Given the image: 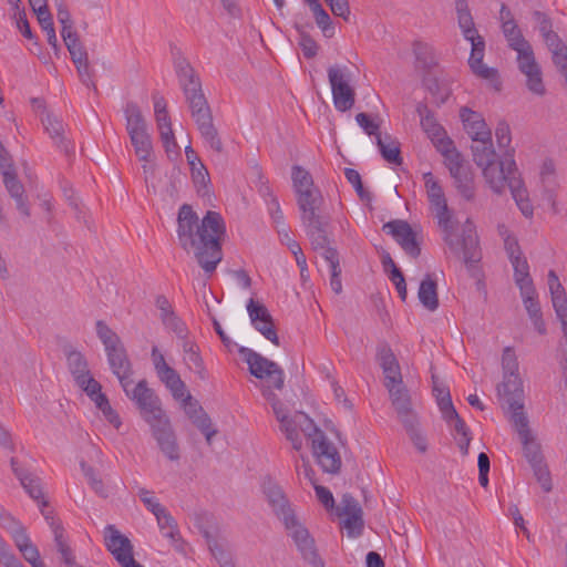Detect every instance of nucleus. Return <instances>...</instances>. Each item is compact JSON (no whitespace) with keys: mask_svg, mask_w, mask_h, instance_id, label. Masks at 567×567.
<instances>
[{"mask_svg":"<svg viewBox=\"0 0 567 567\" xmlns=\"http://www.w3.org/2000/svg\"><path fill=\"white\" fill-rule=\"evenodd\" d=\"M413 52L415 54L417 66L423 69H431L435 65V54L433 48L421 41H416L413 44Z\"/></svg>","mask_w":567,"mask_h":567,"instance_id":"obj_45","label":"nucleus"},{"mask_svg":"<svg viewBox=\"0 0 567 567\" xmlns=\"http://www.w3.org/2000/svg\"><path fill=\"white\" fill-rule=\"evenodd\" d=\"M156 520L161 532L169 539L175 549L183 550V540L174 517L168 512H165L163 515L158 516Z\"/></svg>","mask_w":567,"mask_h":567,"instance_id":"obj_37","label":"nucleus"},{"mask_svg":"<svg viewBox=\"0 0 567 567\" xmlns=\"http://www.w3.org/2000/svg\"><path fill=\"white\" fill-rule=\"evenodd\" d=\"M78 386L81 388L94 403L97 401L99 395H105L102 393L101 384L91 374L83 379L82 385Z\"/></svg>","mask_w":567,"mask_h":567,"instance_id":"obj_63","label":"nucleus"},{"mask_svg":"<svg viewBox=\"0 0 567 567\" xmlns=\"http://www.w3.org/2000/svg\"><path fill=\"white\" fill-rule=\"evenodd\" d=\"M433 392L436 398L440 410L443 413H452L456 416V410L453 406L451 394L447 388L439 384L436 378L433 375Z\"/></svg>","mask_w":567,"mask_h":567,"instance_id":"obj_47","label":"nucleus"},{"mask_svg":"<svg viewBox=\"0 0 567 567\" xmlns=\"http://www.w3.org/2000/svg\"><path fill=\"white\" fill-rule=\"evenodd\" d=\"M317 25L321 29L323 34L328 38L334 34V27L328 12L321 6H316L312 11Z\"/></svg>","mask_w":567,"mask_h":567,"instance_id":"obj_53","label":"nucleus"},{"mask_svg":"<svg viewBox=\"0 0 567 567\" xmlns=\"http://www.w3.org/2000/svg\"><path fill=\"white\" fill-rule=\"evenodd\" d=\"M498 395L504 398L508 404L511 416L514 415L515 405L520 406L519 410L524 411L523 398V384L522 380L516 373H504V380L497 388Z\"/></svg>","mask_w":567,"mask_h":567,"instance_id":"obj_21","label":"nucleus"},{"mask_svg":"<svg viewBox=\"0 0 567 567\" xmlns=\"http://www.w3.org/2000/svg\"><path fill=\"white\" fill-rule=\"evenodd\" d=\"M432 210L443 233V239L451 252L462 258L465 264L478 260V239L474 224L471 220H466L462 227L461 234H458L456 223L453 220V215L449 209L447 203L434 207Z\"/></svg>","mask_w":567,"mask_h":567,"instance_id":"obj_4","label":"nucleus"},{"mask_svg":"<svg viewBox=\"0 0 567 567\" xmlns=\"http://www.w3.org/2000/svg\"><path fill=\"white\" fill-rule=\"evenodd\" d=\"M3 184L12 198L19 197L20 195H24V187L18 179L16 172H6L3 175Z\"/></svg>","mask_w":567,"mask_h":567,"instance_id":"obj_60","label":"nucleus"},{"mask_svg":"<svg viewBox=\"0 0 567 567\" xmlns=\"http://www.w3.org/2000/svg\"><path fill=\"white\" fill-rule=\"evenodd\" d=\"M440 151L444 156V163L449 168L452 177L468 172L467 167L464 164L462 155L453 146L451 140L446 138L445 142H442V144H440Z\"/></svg>","mask_w":567,"mask_h":567,"instance_id":"obj_33","label":"nucleus"},{"mask_svg":"<svg viewBox=\"0 0 567 567\" xmlns=\"http://www.w3.org/2000/svg\"><path fill=\"white\" fill-rule=\"evenodd\" d=\"M291 178L296 194L316 187L311 174L301 166L296 165L292 167Z\"/></svg>","mask_w":567,"mask_h":567,"instance_id":"obj_48","label":"nucleus"},{"mask_svg":"<svg viewBox=\"0 0 567 567\" xmlns=\"http://www.w3.org/2000/svg\"><path fill=\"white\" fill-rule=\"evenodd\" d=\"M388 391L390 393L392 405L394 406L398 416L403 424H405L406 419L412 421L417 419L411 406V398L404 385L399 384L396 388H390Z\"/></svg>","mask_w":567,"mask_h":567,"instance_id":"obj_29","label":"nucleus"},{"mask_svg":"<svg viewBox=\"0 0 567 567\" xmlns=\"http://www.w3.org/2000/svg\"><path fill=\"white\" fill-rule=\"evenodd\" d=\"M182 348L183 360L188 369L197 374L200 380H206L207 371L196 342L186 338L183 340Z\"/></svg>","mask_w":567,"mask_h":567,"instance_id":"obj_30","label":"nucleus"},{"mask_svg":"<svg viewBox=\"0 0 567 567\" xmlns=\"http://www.w3.org/2000/svg\"><path fill=\"white\" fill-rule=\"evenodd\" d=\"M517 63L519 71L526 76V85L528 90L543 96L546 93V87L542 78V70L535 60L532 45L526 43L524 47L516 48Z\"/></svg>","mask_w":567,"mask_h":567,"instance_id":"obj_13","label":"nucleus"},{"mask_svg":"<svg viewBox=\"0 0 567 567\" xmlns=\"http://www.w3.org/2000/svg\"><path fill=\"white\" fill-rule=\"evenodd\" d=\"M472 45L471 55L468 59V64L471 70L477 76L489 80L495 83V89L499 90V82L497 80V71L493 68H488L483 63L485 42L484 39L480 37H475L474 41H470Z\"/></svg>","mask_w":567,"mask_h":567,"instance_id":"obj_19","label":"nucleus"},{"mask_svg":"<svg viewBox=\"0 0 567 567\" xmlns=\"http://www.w3.org/2000/svg\"><path fill=\"white\" fill-rule=\"evenodd\" d=\"M472 152L474 162L480 167L493 162L496 154L492 144V135L489 138L478 137L477 140H473Z\"/></svg>","mask_w":567,"mask_h":567,"instance_id":"obj_38","label":"nucleus"},{"mask_svg":"<svg viewBox=\"0 0 567 567\" xmlns=\"http://www.w3.org/2000/svg\"><path fill=\"white\" fill-rule=\"evenodd\" d=\"M148 425L161 452L169 461H178L181 458L179 446L168 416L164 415Z\"/></svg>","mask_w":567,"mask_h":567,"instance_id":"obj_14","label":"nucleus"},{"mask_svg":"<svg viewBox=\"0 0 567 567\" xmlns=\"http://www.w3.org/2000/svg\"><path fill=\"white\" fill-rule=\"evenodd\" d=\"M151 357L159 380L169 389L175 399H183L186 395V385L179 374L166 363L157 347L152 348Z\"/></svg>","mask_w":567,"mask_h":567,"instance_id":"obj_15","label":"nucleus"},{"mask_svg":"<svg viewBox=\"0 0 567 567\" xmlns=\"http://www.w3.org/2000/svg\"><path fill=\"white\" fill-rule=\"evenodd\" d=\"M163 324L173 331L178 338L182 340L187 338V328L185 323L176 316L174 312L171 316H167L163 319H161Z\"/></svg>","mask_w":567,"mask_h":567,"instance_id":"obj_57","label":"nucleus"},{"mask_svg":"<svg viewBox=\"0 0 567 567\" xmlns=\"http://www.w3.org/2000/svg\"><path fill=\"white\" fill-rule=\"evenodd\" d=\"M377 145L380 150L382 157L390 164L401 165L402 157L400 151V143L391 136L378 135Z\"/></svg>","mask_w":567,"mask_h":567,"instance_id":"obj_40","label":"nucleus"},{"mask_svg":"<svg viewBox=\"0 0 567 567\" xmlns=\"http://www.w3.org/2000/svg\"><path fill=\"white\" fill-rule=\"evenodd\" d=\"M68 367L74 378L76 385L83 384V379L90 373L84 355L79 351H71L68 354Z\"/></svg>","mask_w":567,"mask_h":567,"instance_id":"obj_42","label":"nucleus"},{"mask_svg":"<svg viewBox=\"0 0 567 567\" xmlns=\"http://www.w3.org/2000/svg\"><path fill=\"white\" fill-rule=\"evenodd\" d=\"M328 80L334 107L339 112L351 110L355 102V91L350 84V71L347 66L333 65L328 69Z\"/></svg>","mask_w":567,"mask_h":567,"instance_id":"obj_9","label":"nucleus"},{"mask_svg":"<svg viewBox=\"0 0 567 567\" xmlns=\"http://www.w3.org/2000/svg\"><path fill=\"white\" fill-rule=\"evenodd\" d=\"M302 224L306 228V233L311 240V245L313 249L322 250V255L326 250H336L328 246V237H327V225L328 220L323 216L308 218L302 220Z\"/></svg>","mask_w":567,"mask_h":567,"instance_id":"obj_26","label":"nucleus"},{"mask_svg":"<svg viewBox=\"0 0 567 567\" xmlns=\"http://www.w3.org/2000/svg\"><path fill=\"white\" fill-rule=\"evenodd\" d=\"M96 334L103 343L112 372L117 377L121 386L132 379L133 370L126 350L120 337L103 321L95 323Z\"/></svg>","mask_w":567,"mask_h":567,"instance_id":"obj_6","label":"nucleus"},{"mask_svg":"<svg viewBox=\"0 0 567 567\" xmlns=\"http://www.w3.org/2000/svg\"><path fill=\"white\" fill-rule=\"evenodd\" d=\"M239 352L248 364L249 372L257 379L266 381L267 384L261 389V392L265 389L272 391V389L281 390L284 388L285 373L276 362L249 348L241 347Z\"/></svg>","mask_w":567,"mask_h":567,"instance_id":"obj_7","label":"nucleus"},{"mask_svg":"<svg viewBox=\"0 0 567 567\" xmlns=\"http://www.w3.org/2000/svg\"><path fill=\"white\" fill-rule=\"evenodd\" d=\"M176 72L190 110L192 117L195 121L202 137L212 150L216 153H221L223 143L214 125L212 110L203 93L199 78L190 64L185 60L177 62Z\"/></svg>","mask_w":567,"mask_h":567,"instance_id":"obj_2","label":"nucleus"},{"mask_svg":"<svg viewBox=\"0 0 567 567\" xmlns=\"http://www.w3.org/2000/svg\"><path fill=\"white\" fill-rule=\"evenodd\" d=\"M482 169L485 182L495 194H503L507 185L522 214L525 217L533 216V205L528 199L527 190L518 176L515 161L511 154L504 156L501 161L494 159L483 166Z\"/></svg>","mask_w":567,"mask_h":567,"instance_id":"obj_3","label":"nucleus"},{"mask_svg":"<svg viewBox=\"0 0 567 567\" xmlns=\"http://www.w3.org/2000/svg\"><path fill=\"white\" fill-rule=\"evenodd\" d=\"M262 395L270 403L274 414L280 424V431L292 444V447L299 451L302 446L300 433H303L305 436L309 439L313 435V432L318 426L307 414L302 412H295L293 414H290L285 404L269 389H265L262 391Z\"/></svg>","mask_w":567,"mask_h":567,"instance_id":"obj_5","label":"nucleus"},{"mask_svg":"<svg viewBox=\"0 0 567 567\" xmlns=\"http://www.w3.org/2000/svg\"><path fill=\"white\" fill-rule=\"evenodd\" d=\"M10 463L14 475L19 478L25 492L30 495V497L39 502L41 512H47L45 507L48 506V502L44 499L40 480L20 468L14 457L11 458Z\"/></svg>","mask_w":567,"mask_h":567,"instance_id":"obj_24","label":"nucleus"},{"mask_svg":"<svg viewBox=\"0 0 567 567\" xmlns=\"http://www.w3.org/2000/svg\"><path fill=\"white\" fill-rule=\"evenodd\" d=\"M281 522L303 559L312 567H324V563L317 553L313 538L310 536L308 529L298 520L295 513L285 516Z\"/></svg>","mask_w":567,"mask_h":567,"instance_id":"obj_10","label":"nucleus"},{"mask_svg":"<svg viewBox=\"0 0 567 567\" xmlns=\"http://www.w3.org/2000/svg\"><path fill=\"white\" fill-rule=\"evenodd\" d=\"M460 116L464 128L472 141L477 140L478 137L489 138L492 132L480 113L467 107H462Z\"/></svg>","mask_w":567,"mask_h":567,"instance_id":"obj_27","label":"nucleus"},{"mask_svg":"<svg viewBox=\"0 0 567 567\" xmlns=\"http://www.w3.org/2000/svg\"><path fill=\"white\" fill-rule=\"evenodd\" d=\"M416 112L420 116L421 126L427 136L433 141L436 140L440 144L445 142L446 140L443 138L444 130L437 123L429 107L423 103H419L416 106Z\"/></svg>","mask_w":567,"mask_h":567,"instance_id":"obj_32","label":"nucleus"},{"mask_svg":"<svg viewBox=\"0 0 567 567\" xmlns=\"http://www.w3.org/2000/svg\"><path fill=\"white\" fill-rule=\"evenodd\" d=\"M135 154L142 162H150L153 155L152 138L147 131L128 135Z\"/></svg>","mask_w":567,"mask_h":567,"instance_id":"obj_41","label":"nucleus"},{"mask_svg":"<svg viewBox=\"0 0 567 567\" xmlns=\"http://www.w3.org/2000/svg\"><path fill=\"white\" fill-rule=\"evenodd\" d=\"M455 11L463 37L467 41H474V38L480 37V34L475 28L467 0H455Z\"/></svg>","mask_w":567,"mask_h":567,"instance_id":"obj_31","label":"nucleus"},{"mask_svg":"<svg viewBox=\"0 0 567 567\" xmlns=\"http://www.w3.org/2000/svg\"><path fill=\"white\" fill-rule=\"evenodd\" d=\"M519 409L520 406L515 405V412L514 415L511 416V422L518 434L524 455L530 466L540 464L544 462L540 444L529 429L526 413Z\"/></svg>","mask_w":567,"mask_h":567,"instance_id":"obj_11","label":"nucleus"},{"mask_svg":"<svg viewBox=\"0 0 567 567\" xmlns=\"http://www.w3.org/2000/svg\"><path fill=\"white\" fill-rule=\"evenodd\" d=\"M417 297L429 311H435L439 308L437 285L431 275H426L421 281Z\"/></svg>","mask_w":567,"mask_h":567,"instance_id":"obj_34","label":"nucleus"},{"mask_svg":"<svg viewBox=\"0 0 567 567\" xmlns=\"http://www.w3.org/2000/svg\"><path fill=\"white\" fill-rule=\"evenodd\" d=\"M247 312L254 328L271 343L279 346V338L268 309L262 303L251 298L247 303Z\"/></svg>","mask_w":567,"mask_h":567,"instance_id":"obj_16","label":"nucleus"},{"mask_svg":"<svg viewBox=\"0 0 567 567\" xmlns=\"http://www.w3.org/2000/svg\"><path fill=\"white\" fill-rule=\"evenodd\" d=\"M405 431L408 432L412 443L416 447L420 453H425L427 451V441L419 426V420H408L405 424H403Z\"/></svg>","mask_w":567,"mask_h":567,"instance_id":"obj_49","label":"nucleus"},{"mask_svg":"<svg viewBox=\"0 0 567 567\" xmlns=\"http://www.w3.org/2000/svg\"><path fill=\"white\" fill-rule=\"evenodd\" d=\"M355 121L359 124L360 127L363 128V131L370 135L375 136L378 140V135H381L380 133V125L370 118V116L367 113H359L355 116Z\"/></svg>","mask_w":567,"mask_h":567,"instance_id":"obj_64","label":"nucleus"},{"mask_svg":"<svg viewBox=\"0 0 567 567\" xmlns=\"http://www.w3.org/2000/svg\"><path fill=\"white\" fill-rule=\"evenodd\" d=\"M532 468H533L534 475H535L536 480L538 481V483L540 484L543 491L546 493L550 492L553 488L551 477H550V473H549V470H548L546 463L542 462L540 464L533 465Z\"/></svg>","mask_w":567,"mask_h":567,"instance_id":"obj_58","label":"nucleus"},{"mask_svg":"<svg viewBox=\"0 0 567 567\" xmlns=\"http://www.w3.org/2000/svg\"><path fill=\"white\" fill-rule=\"evenodd\" d=\"M124 115L128 135L147 131L145 118L136 103L128 102L124 109Z\"/></svg>","mask_w":567,"mask_h":567,"instance_id":"obj_39","label":"nucleus"},{"mask_svg":"<svg viewBox=\"0 0 567 567\" xmlns=\"http://www.w3.org/2000/svg\"><path fill=\"white\" fill-rule=\"evenodd\" d=\"M423 179L431 209L446 204L444 192L434 175L427 172L423 174Z\"/></svg>","mask_w":567,"mask_h":567,"instance_id":"obj_43","label":"nucleus"},{"mask_svg":"<svg viewBox=\"0 0 567 567\" xmlns=\"http://www.w3.org/2000/svg\"><path fill=\"white\" fill-rule=\"evenodd\" d=\"M299 45L307 59H312L318 53L317 42L302 30H299Z\"/></svg>","mask_w":567,"mask_h":567,"instance_id":"obj_61","label":"nucleus"},{"mask_svg":"<svg viewBox=\"0 0 567 567\" xmlns=\"http://www.w3.org/2000/svg\"><path fill=\"white\" fill-rule=\"evenodd\" d=\"M339 516L346 517L343 527L349 530V534H361L363 528L362 508L353 496L349 494L343 495L339 508Z\"/></svg>","mask_w":567,"mask_h":567,"instance_id":"obj_22","label":"nucleus"},{"mask_svg":"<svg viewBox=\"0 0 567 567\" xmlns=\"http://www.w3.org/2000/svg\"><path fill=\"white\" fill-rule=\"evenodd\" d=\"M105 546L122 567L134 563L133 546L113 525L105 528Z\"/></svg>","mask_w":567,"mask_h":567,"instance_id":"obj_18","label":"nucleus"},{"mask_svg":"<svg viewBox=\"0 0 567 567\" xmlns=\"http://www.w3.org/2000/svg\"><path fill=\"white\" fill-rule=\"evenodd\" d=\"M495 136L498 147L501 150H504V156H508V154L513 156L514 150L509 147L512 137L508 124H506L505 122L498 123L495 130Z\"/></svg>","mask_w":567,"mask_h":567,"instance_id":"obj_55","label":"nucleus"},{"mask_svg":"<svg viewBox=\"0 0 567 567\" xmlns=\"http://www.w3.org/2000/svg\"><path fill=\"white\" fill-rule=\"evenodd\" d=\"M42 124L56 146L69 154L72 147L63 137L64 127L62 122L55 115L47 113L42 118Z\"/></svg>","mask_w":567,"mask_h":567,"instance_id":"obj_35","label":"nucleus"},{"mask_svg":"<svg viewBox=\"0 0 567 567\" xmlns=\"http://www.w3.org/2000/svg\"><path fill=\"white\" fill-rule=\"evenodd\" d=\"M453 178L455 181V186L460 195L466 200L474 199L475 186L472 174L470 172H466Z\"/></svg>","mask_w":567,"mask_h":567,"instance_id":"obj_51","label":"nucleus"},{"mask_svg":"<svg viewBox=\"0 0 567 567\" xmlns=\"http://www.w3.org/2000/svg\"><path fill=\"white\" fill-rule=\"evenodd\" d=\"M212 555L217 559L220 567H236L229 553L215 539L207 537Z\"/></svg>","mask_w":567,"mask_h":567,"instance_id":"obj_54","label":"nucleus"},{"mask_svg":"<svg viewBox=\"0 0 567 567\" xmlns=\"http://www.w3.org/2000/svg\"><path fill=\"white\" fill-rule=\"evenodd\" d=\"M323 258L328 262L330 269V287L337 295H339L342 291V282L340 278L341 268L338 251L326 250Z\"/></svg>","mask_w":567,"mask_h":567,"instance_id":"obj_44","label":"nucleus"},{"mask_svg":"<svg viewBox=\"0 0 567 567\" xmlns=\"http://www.w3.org/2000/svg\"><path fill=\"white\" fill-rule=\"evenodd\" d=\"M384 230L393 236L401 248L411 257L417 258L421 254L416 234L405 220H392L383 226Z\"/></svg>","mask_w":567,"mask_h":567,"instance_id":"obj_17","label":"nucleus"},{"mask_svg":"<svg viewBox=\"0 0 567 567\" xmlns=\"http://www.w3.org/2000/svg\"><path fill=\"white\" fill-rule=\"evenodd\" d=\"M297 204L301 212V220L321 216L320 207L323 204V197L319 188L315 187L307 192L297 194Z\"/></svg>","mask_w":567,"mask_h":567,"instance_id":"obj_28","label":"nucleus"},{"mask_svg":"<svg viewBox=\"0 0 567 567\" xmlns=\"http://www.w3.org/2000/svg\"><path fill=\"white\" fill-rule=\"evenodd\" d=\"M38 21L41 25L43 32L47 34L48 43L54 49V51H59L58 47V38L55 34V29L53 24V19L50 13V11H41L40 14H38Z\"/></svg>","mask_w":567,"mask_h":567,"instance_id":"obj_50","label":"nucleus"},{"mask_svg":"<svg viewBox=\"0 0 567 567\" xmlns=\"http://www.w3.org/2000/svg\"><path fill=\"white\" fill-rule=\"evenodd\" d=\"M130 379L125 386H122L125 394L135 402L143 420L148 424L166 415L162 409L161 400L155 392L148 388L146 380L138 381L134 386Z\"/></svg>","mask_w":567,"mask_h":567,"instance_id":"obj_8","label":"nucleus"},{"mask_svg":"<svg viewBox=\"0 0 567 567\" xmlns=\"http://www.w3.org/2000/svg\"><path fill=\"white\" fill-rule=\"evenodd\" d=\"M82 470L94 492L103 497H106L107 489L104 486L103 481L96 476L94 470L90 466H85L84 464H82Z\"/></svg>","mask_w":567,"mask_h":567,"instance_id":"obj_62","label":"nucleus"},{"mask_svg":"<svg viewBox=\"0 0 567 567\" xmlns=\"http://www.w3.org/2000/svg\"><path fill=\"white\" fill-rule=\"evenodd\" d=\"M181 400L184 403V409L188 417L205 435L207 443L210 444L213 436L216 434V430L213 429L208 414L196 401H193L192 395L187 391L186 395Z\"/></svg>","mask_w":567,"mask_h":567,"instance_id":"obj_23","label":"nucleus"},{"mask_svg":"<svg viewBox=\"0 0 567 567\" xmlns=\"http://www.w3.org/2000/svg\"><path fill=\"white\" fill-rule=\"evenodd\" d=\"M309 440L311 441L313 455L323 472L339 473L342 462L336 445L328 440L319 427Z\"/></svg>","mask_w":567,"mask_h":567,"instance_id":"obj_12","label":"nucleus"},{"mask_svg":"<svg viewBox=\"0 0 567 567\" xmlns=\"http://www.w3.org/2000/svg\"><path fill=\"white\" fill-rule=\"evenodd\" d=\"M42 515L44 516L45 520L49 523L52 533L54 535V542L58 551L61 555L62 561L68 567H74L75 566V557L73 555V551L71 547L68 544V539L64 536V528L61 526L60 522H58L53 515L52 512H44L42 511Z\"/></svg>","mask_w":567,"mask_h":567,"instance_id":"obj_25","label":"nucleus"},{"mask_svg":"<svg viewBox=\"0 0 567 567\" xmlns=\"http://www.w3.org/2000/svg\"><path fill=\"white\" fill-rule=\"evenodd\" d=\"M138 496L146 508L151 511L156 518L167 512V509L158 502V499L153 496L152 492L147 491L146 488H138Z\"/></svg>","mask_w":567,"mask_h":567,"instance_id":"obj_56","label":"nucleus"},{"mask_svg":"<svg viewBox=\"0 0 567 567\" xmlns=\"http://www.w3.org/2000/svg\"><path fill=\"white\" fill-rule=\"evenodd\" d=\"M261 487L269 506L280 520L293 513L284 491L277 482L267 477L264 480Z\"/></svg>","mask_w":567,"mask_h":567,"instance_id":"obj_20","label":"nucleus"},{"mask_svg":"<svg viewBox=\"0 0 567 567\" xmlns=\"http://www.w3.org/2000/svg\"><path fill=\"white\" fill-rule=\"evenodd\" d=\"M56 18H58V21L62 24V30H61L62 38L66 37L68 33H76L73 30V21L71 19V14H70L66 6L63 2L58 4Z\"/></svg>","mask_w":567,"mask_h":567,"instance_id":"obj_59","label":"nucleus"},{"mask_svg":"<svg viewBox=\"0 0 567 567\" xmlns=\"http://www.w3.org/2000/svg\"><path fill=\"white\" fill-rule=\"evenodd\" d=\"M95 406L102 412L105 420L112 424L115 429H120L122 425L121 417L115 410L111 406L106 395H99Z\"/></svg>","mask_w":567,"mask_h":567,"instance_id":"obj_52","label":"nucleus"},{"mask_svg":"<svg viewBox=\"0 0 567 567\" xmlns=\"http://www.w3.org/2000/svg\"><path fill=\"white\" fill-rule=\"evenodd\" d=\"M511 262L514 268L515 282L520 292L535 293L527 260L524 257H515Z\"/></svg>","mask_w":567,"mask_h":567,"instance_id":"obj_36","label":"nucleus"},{"mask_svg":"<svg viewBox=\"0 0 567 567\" xmlns=\"http://www.w3.org/2000/svg\"><path fill=\"white\" fill-rule=\"evenodd\" d=\"M74 64L87 62V53L79 41L76 33H68L62 38Z\"/></svg>","mask_w":567,"mask_h":567,"instance_id":"obj_46","label":"nucleus"},{"mask_svg":"<svg viewBox=\"0 0 567 567\" xmlns=\"http://www.w3.org/2000/svg\"><path fill=\"white\" fill-rule=\"evenodd\" d=\"M226 227L219 213L208 210L199 221L190 205L181 206L177 216V238L181 247L193 252L206 274H213L223 259L221 240Z\"/></svg>","mask_w":567,"mask_h":567,"instance_id":"obj_1","label":"nucleus"}]
</instances>
